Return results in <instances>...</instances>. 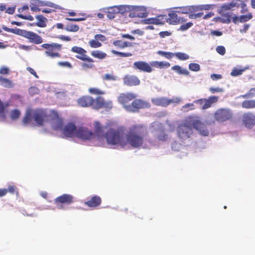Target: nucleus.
Returning a JSON list of instances; mask_svg holds the SVG:
<instances>
[{
	"label": "nucleus",
	"mask_w": 255,
	"mask_h": 255,
	"mask_svg": "<svg viewBox=\"0 0 255 255\" xmlns=\"http://www.w3.org/2000/svg\"><path fill=\"white\" fill-rule=\"evenodd\" d=\"M38 5L39 6H48L50 8H45L41 10L42 12L45 13H50L56 11L57 9L62 10L63 8L52 2L51 1H38Z\"/></svg>",
	"instance_id": "obj_14"
},
{
	"label": "nucleus",
	"mask_w": 255,
	"mask_h": 255,
	"mask_svg": "<svg viewBox=\"0 0 255 255\" xmlns=\"http://www.w3.org/2000/svg\"><path fill=\"white\" fill-rule=\"evenodd\" d=\"M9 72V69L8 67L2 66L0 68V74L7 75Z\"/></svg>",
	"instance_id": "obj_63"
},
{
	"label": "nucleus",
	"mask_w": 255,
	"mask_h": 255,
	"mask_svg": "<svg viewBox=\"0 0 255 255\" xmlns=\"http://www.w3.org/2000/svg\"><path fill=\"white\" fill-rule=\"evenodd\" d=\"M88 92L91 94L95 95H104L105 92L97 88H90L88 89Z\"/></svg>",
	"instance_id": "obj_42"
},
{
	"label": "nucleus",
	"mask_w": 255,
	"mask_h": 255,
	"mask_svg": "<svg viewBox=\"0 0 255 255\" xmlns=\"http://www.w3.org/2000/svg\"><path fill=\"white\" fill-rule=\"evenodd\" d=\"M62 44L57 43H51L50 44L44 43L41 45V47L45 49V54L51 58H60L61 55L60 51L62 49Z\"/></svg>",
	"instance_id": "obj_4"
},
{
	"label": "nucleus",
	"mask_w": 255,
	"mask_h": 255,
	"mask_svg": "<svg viewBox=\"0 0 255 255\" xmlns=\"http://www.w3.org/2000/svg\"><path fill=\"white\" fill-rule=\"evenodd\" d=\"M81 67L84 70H87L88 69H92L94 67L93 63H82L81 64Z\"/></svg>",
	"instance_id": "obj_56"
},
{
	"label": "nucleus",
	"mask_w": 255,
	"mask_h": 255,
	"mask_svg": "<svg viewBox=\"0 0 255 255\" xmlns=\"http://www.w3.org/2000/svg\"><path fill=\"white\" fill-rule=\"evenodd\" d=\"M137 95L131 92L121 93L118 97V101L128 111V106H130L129 103L135 99Z\"/></svg>",
	"instance_id": "obj_9"
},
{
	"label": "nucleus",
	"mask_w": 255,
	"mask_h": 255,
	"mask_svg": "<svg viewBox=\"0 0 255 255\" xmlns=\"http://www.w3.org/2000/svg\"><path fill=\"white\" fill-rule=\"evenodd\" d=\"M111 52L113 54L116 55L120 56V57H129V56H131L132 55V54L130 52L125 53V52H119V51H116L115 50H112L111 51Z\"/></svg>",
	"instance_id": "obj_47"
},
{
	"label": "nucleus",
	"mask_w": 255,
	"mask_h": 255,
	"mask_svg": "<svg viewBox=\"0 0 255 255\" xmlns=\"http://www.w3.org/2000/svg\"><path fill=\"white\" fill-rule=\"evenodd\" d=\"M193 25V23L191 22H188L185 24H182L180 27V29L182 31L187 30L188 28L191 27Z\"/></svg>",
	"instance_id": "obj_59"
},
{
	"label": "nucleus",
	"mask_w": 255,
	"mask_h": 255,
	"mask_svg": "<svg viewBox=\"0 0 255 255\" xmlns=\"http://www.w3.org/2000/svg\"><path fill=\"white\" fill-rule=\"evenodd\" d=\"M29 9V6L27 4H25L22 6L19 7L17 9L18 12L19 13L16 15V16L19 18H20L25 20H28L30 21H32L34 20V18L32 16L30 15H24L21 14L23 12L25 11H28Z\"/></svg>",
	"instance_id": "obj_28"
},
{
	"label": "nucleus",
	"mask_w": 255,
	"mask_h": 255,
	"mask_svg": "<svg viewBox=\"0 0 255 255\" xmlns=\"http://www.w3.org/2000/svg\"><path fill=\"white\" fill-rule=\"evenodd\" d=\"M57 65L61 67H67L69 68H72V64L68 62V61H64V62H58L57 63Z\"/></svg>",
	"instance_id": "obj_58"
},
{
	"label": "nucleus",
	"mask_w": 255,
	"mask_h": 255,
	"mask_svg": "<svg viewBox=\"0 0 255 255\" xmlns=\"http://www.w3.org/2000/svg\"><path fill=\"white\" fill-rule=\"evenodd\" d=\"M178 137L184 141L189 138L193 134L192 125L188 122L180 124L177 128Z\"/></svg>",
	"instance_id": "obj_6"
},
{
	"label": "nucleus",
	"mask_w": 255,
	"mask_h": 255,
	"mask_svg": "<svg viewBox=\"0 0 255 255\" xmlns=\"http://www.w3.org/2000/svg\"><path fill=\"white\" fill-rule=\"evenodd\" d=\"M104 11L106 13L107 16L110 19L114 18L117 13H119L121 10L120 9L119 6H111L105 8Z\"/></svg>",
	"instance_id": "obj_25"
},
{
	"label": "nucleus",
	"mask_w": 255,
	"mask_h": 255,
	"mask_svg": "<svg viewBox=\"0 0 255 255\" xmlns=\"http://www.w3.org/2000/svg\"><path fill=\"white\" fill-rule=\"evenodd\" d=\"M91 55L94 58L103 60L107 56V54L102 51L96 50L91 51Z\"/></svg>",
	"instance_id": "obj_34"
},
{
	"label": "nucleus",
	"mask_w": 255,
	"mask_h": 255,
	"mask_svg": "<svg viewBox=\"0 0 255 255\" xmlns=\"http://www.w3.org/2000/svg\"><path fill=\"white\" fill-rule=\"evenodd\" d=\"M124 84L128 86L132 87L140 84V80L134 75H126L123 77Z\"/></svg>",
	"instance_id": "obj_22"
},
{
	"label": "nucleus",
	"mask_w": 255,
	"mask_h": 255,
	"mask_svg": "<svg viewBox=\"0 0 255 255\" xmlns=\"http://www.w3.org/2000/svg\"><path fill=\"white\" fill-rule=\"evenodd\" d=\"M120 9L122 12H128L129 18H146L149 14L147 8L144 5H121Z\"/></svg>",
	"instance_id": "obj_2"
},
{
	"label": "nucleus",
	"mask_w": 255,
	"mask_h": 255,
	"mask_svg": "<svg viewBox=\"0 0 255 255\" xmlns=\"http://www.w3.org/2000/svg\"><path fill=\"white\" fill-rule=\"evenodd\" d=\"M37 21L30 24L31 26H36L41 28H44L47 26V19L43 15L39 14L35 16Z\"/></svg>",
	"instance_id": "obj_26"
},
{
	"label": "nucleus",
	"mask_w": 255,
	"mask_h": 255,
	"mask_svg": "<svg viewBox=\"0 0 255 255\" xmlns=\"http://www.w3.org/2000/svg\"><path fill=\"white\" fill-rule=\"evenodd\" d=\"M103 79L106 81H115L117 80V77L113 75L106 74L104 75Z\"/></svg>",
	"instance_id": "obj_57"
},
{
	"label": "nucleus",
	"mask_w": 255,
	"mask_h": 255,
	"mask_svg": "<svg viewBox=\"0 0 255 255\" xmlns=\"http://www.w3.org/2000/svg\"><path fill=\"white\" fill-rule=\"evenodd\" d=\"M77 129L75 124L69 123L62 129V133L66 137H76Z\"/></svg>",
	"instance_id": "obj_19"
},
{
	"label": "nucleus",
	"mask_w": 255,
	"mask_h": 255,
	"mask_svg": "<svg viewBox=\"0 0 255 255\" xmlns=\"http://www.w3.org/2000/svg\"><path fill=\"white\" fill-rule=\"evenodd\" d=\"M0 85L6 88H11L13 87V84L12 81L0 76Z\"/></svg>",
	"instance_id": "obj_35"
},
{
	"label": "nucleus",
	"mask_w": 255,
	"mask_h": 255,
	"mask_svg": "<svg viewBox=\"0 0 255 255\" xmlns=\"http://www.w3.org/2000/svg\"><path fill=\"white\" fill-rule=\"evenodd\" d=\"M94 38L98 41L104 42L107 40L106 37L101 34H96L94 36Z\"/></svg>",
	"instance_id": "obj_60"
},
{
	"label": "nucleus",
	"mask_w": 255,
	"mask_h": 255,
	"mask_svg": "<svg viewBox=\"0 0 255 255\" xmlns=\"http://www.w3.org/2000/svg\"><path fill=\"white\" fill-rule=\"evenodd\" d=\"M148 134L146 127L143 125H134L130 126L126 134V140L120 130L110 128L105 133L104 137L108 144L120 145L125 147L128 143L133 148H138L144 143V138Z\"/></svg>",
	"instance_id": "obj_1"
},
{
	"label": "nucleus",
	"mask_w": 255,
	"mask_h": 255,
	"mask_svg": "<svg viewBox=\"0 0 255 255\" xmlns=\"http://www.w3.org/2000/svg\"><path fill=\"white\" fill-rule=\"evenodd\" d=\"M102 199L97 195L92 196L88 201L85 202V204L91 208H95L101 204Z\"/></svg>",
	"instance_id": "obj_24"
},
{
	"label": "nucleus",
	"mask_w": 255,
	"mask_h": 255,
	"mask_svg": "<svg viewBox=\"0 0 255 255\" xmlns=\"http://www.w3.org/2000/svg\"><path fill=\"white\" fill-rule=\"evenodd\" d=\"M195 109L194 103H188L183 106L181 110L183 112H188L190 110H194Z\"/></svg>",
	"instance_id": "obj_46"
},
{
	"label": "nucleus",
	"mask_w": 255,
	"mask_h": 255,
	"mask_svg": "<svg viewBox=\"0 0 255 255\" xmlns=\"http://www.w3.org/2000/svg\"><path fill=\"white\" fill-rule=\"evenodd\" d=\"M32 118V112L27 111L23 119L22 122L24 126L27 125L31 121Z\"/></svg>",
	"instance_id": "obj_39"
},
{
	"label": "nucleus",
	"mask_w": 255,
	"mask_h": 255,
	"mask_svg": "<svg viewBox=\"0 0 255 255\" xmlns=\"http://www.w3.org/2000/svg\"><path fill=\"white\" fill-rule=\"evenodd\" d=\"M243 122L245 126L252 128L255 125V116L252 113H247L243 116Z\"/></svg>",
	"instance_id": "obj_21"
},
{
	"label": "nucleus",
	"mask_w": 255,
	"mask_h": 255,
	"mask_svg": "<svg viewBox=\"0 0 255 255\" xmlns=\"http://www.w3.org/2000/svg\"><path fill=\"white\" fill-rule=\"evenodd\" d=\"M76 137L83 140H90L94 136V133L85 128H80L77 129Z\"/></svg>",
	"instance_id": "obj_18"
},
{
	"label": "nucleus",
	"mask_w": 255,
	"mask_h": 255,
	"mask_svg": "<svg viewBox=\"0 0 255 255\" xmlns=\"http://www.w3.org/2000/svg\"><path fill=\"white\" fill-rule=\"evenodd\" d=\"M2 28L5 31L11 32L28 39L29 42L34 44H40L43 41L42 37L38 34L31 31H27L19 28H10L2 25Z\"/></svg>",
	"instance_id": "obj_3"
},
{
	"label": "nucleus",
	"mask_w": 255,
	"mask_h": 255,
	"mask_svg": "<svg viewBox=\"0 0 255 255\" xmlns=\"http://www.w3.org/2000/svg\"><path fill=\"white\" fill-rule=\"evenodd\" d=\"M245 71L244 69H238L234 68L231 72V75L232 76H238L242 74L243 72Z\"/></svg>",
	"instance_id": "obj_51"
},
{
	"label": "nucleus",
	"mask_w": 255,
	"mask_h": 255,
	"mask_svg": "<svg viewBox=\"0 0 255 255\" xmlns=\"http://www.w3.org/2000/svg\"><path fill=\"white\" fill-rule=\"evenodd\" d=\"M174 56L180 60H186L189 58V55L182 52L175 53Z\"/></svg>",
	"instance_id": "obj_49"
},
{
	"label": "nucleus",
	"mask_w": 255,
	"mask_h": 255,
	"mask_svg": "<svg viewBox=\"0 0 255 255\" xmlns=\"http://www.w3.org/2000/svg\"><path fill=\"white\" fill-rule=\"evenodd\" d=\"M223 17L226 18V22L229 23L231 22V19L232 18V21L234 23H237L240 22V16H235L232 17V14L229 13L224 14Z\"/></svg>",
	"instance_id": "obj_37"
},
{
	"label": "nucleus",
	"mask_w": 255,
	"mask_h": 255,
	"mask_svg": "<svg viewBox=\"0 0 255 255\" xmlns=\"http://www.w3.org/2000/svg\"><path fill=\"white\" fill-rule=\"evenodd\" d=\"M49 122H51L52 128L55 130H59L62 129L63 122L58 113L54 110L50 111V117Z\"/></svg>",
	"instance_id": "obj_8"
},
{
	"label": "nucleus",
	"mask_w": 255,
	"mask_h": 255,
	"mask_svg": "<svg viewBox=\"0 0 255 255\" xmlns=\"http://www.w3.org/2000/svg\"><path fill=\"white\" fill-rule=\"evenodd\" d=\"M95 103L96 98L94 99L92 97L89 95L83 96L77 100V103L82 107H92L94 109Z\"/></svg>",
	"instance_id": "obj_16"
},
{
	"label": "nucleus",
	"mask_w": 255,
	"mask_h": 255,
	"mask_svg": "<svg viewBox=\"0 0 255 255\" xmlns=\"http://www.w3.org/2000/svg\"><path fill=\"white\" fill-rule=\"evenodd\" d=\"M185 21V19H183L182 18L178 17L177 14L174 11H172L168 13L167 22L170 24H177L180 22H182Z\"/></svg>",
	"instance_id": "obj_27"
},
{
	"label": "nucleus",
	"mask_w": 255,
	"mask_h": 255,
	"mask_svg": "<svg viewBox=\"0 0 255 255\" xmlns=\"http://www.w3.org/2000/svg\"><path fill=\"white\" fill-rule=\"evenodd\" d=\"M212 8V5L210 4H203L195 5L196 13L202 12L203 10H209Z\"/></svg>",
	"instance_id": "obj_43"
},
{
	"label": "nucleus",
	"mask_w": 255,
	"mask_h": 255,
	"mask_svg": "<svg viewBox=\"0 0 255 255\" xmlns=\"http://www.w3.org/2000/svg\"><path fill=\"white\" fill-rule=\"evenodd\" d=\"M94 134L96 135L97 136H104V132L106 129V127L101 126L99 122H95L94 124Z\"/></svg>",
	"instance_id": "obj_29"
},
{
	"label": "nucleus",
	"mask_w": 255,
	"mask_h": 255,
	"mask_svg": "<svg viewBox=\"0 0 255 255\" xmlns=\"http://www.w3.org/2000/svg\"><path fill=\"white\" fill-rule=\"evenodd\" d=\"M39 90L35 87H30L28 89L29 94L33 95L38 93Z\"/></svg>",
	"instance_id": "obj_62"
},
{
	"label": "nucleus",
	"mask_w": 255,
	"mask_h": 255,
	"mask_svg": "<svg viewBox=\"0 0 255 255\" xmlns=\"http://www.w3.org/2000/svg\"><path fill=\"white\" fill-rule=\"evenodd\" d=\"M241 12L242 13H245L248 12V9L246 4L245 2H242L241 4Z\"/></svg>",
	"instance_id": "obj_64"
},
{
	"label": "nucleus",
	"mask_w": 255,
	"mask_h": 255,
	"mask_svg": "<svg viewBox=\"0 0 255 255\" xmlns=\"http://www.w3.org/2000/svg\"><path fill=\"white\" fill-rule=\"evenodd\" d=\"M74 197L70 194H64L54 199V203L59 209H64V205H69L74 202Z\"/></svg>",
	"instance_id": "obj_7"
},
{
	"label": "nucleus",
	"mask_w": 255,
	"mask_h": 255,
	"mask_svg": "<svg viewBox=\"0 0 255 255\" xmlns=\"http://www.w3.org/2000/svg\"><path fill=\"white\" fill-rule=\"evenodd\" d=\"M65 30L68 32H75L79 30V27L78 25L75 24H67L64 27Z\"/></svg>",
	"instance_id": "obj_38"
},
{
	"label": "nucleus",
	"mask_w": 255,
	"mask_h": 255,
	"mask_svg": "<svg viewBox=\"0 0 255 255\" xmlns=\"http://www.w3.org/2000/svg\"><path fill=\"white\" fill-rule=\"evenodd\" d=\"M233 114L228 109H221L218 110L214 114V118L218 122L223 123L232 119Z\"/></svg>",
	"instance_id": "obj_10"
},
{
	"label": "nucleus",
	"mask_w": 255,
	"mask_h": 255,
	"mask_svg": "<svg viewBox=\"0 0 255 255\" xmlns=\"http://www.w3.org/2000/svg\"><path fill=\"white\" fill-rule=\"evenodd\" d=\"M50 117V111L48 112L46 110L38 109L32 111V118L38 126H42L44 122H49Z\"/></svg>",
	"instance_id": "obj_5"
},
{
	"label": "nucleus",
	"mask_w": 255,
	"mask_h": 255,
	"mask_svg": "<svg viewBox=\"0 0 255 255\" xmlns=\"http://www.w3.org/2000/svg\"><path fill=\"white\" fill-rule=\"evenodd\" d=\"M244 99H252L255 97V88H251L245 94L241 96Z\"/></svg>",
	"instance_id": "obj_41"
},
{
	"label": "nucleus",
	"mask_w": 255,
	"mask_h": 255,
	"mask_svg": "<svg viewBox=\"0 0 255 255\" xmlns=\"http://www.w3.org/2000/svg\"><path fill=\"white\" fill-rule=\"evenodd\" d=\"M159 140L164 141L167 139V134H166L163 131H161L157 137Z\"/></svg>",
	"instance_id": "obj_55"
},
{
	"label": "nucleus",
	"mask_w": 255,
	"mask_h": 255,
	"mask_svg": "<svg viewBox=\"0 0 255 255\" xmlns=\"http://www.w3.org/2000/svg\"><path fill=\"white\" fill-rule=\"evenodd\" d=\"M189 68L192 71H198L200 70V66L197 63H190L189 65Z\"/></svg>",
	"instance_id": "obj_53"
},
{
	"label": "nucleus",
	"mask_w": 255,
	"mask_h": 255,
	"mask_svg": "<svg viewBox=\"0 0 255 255\" xmlns=\"http://www.w3.org/2000/svg\"><path fill=\"white\" fill-rule=\"evenodd\" d=\"M216 51L219 54L224 55L226 52L225 48L223 46H218L216 48Z\"/></svg>",
	"instance_id": "obj_61"
},
{
	"label": "nucleus",
	"mask_w": 255,
	"mask_h": 255,
	"mask_svg": "<svg viewBox=\"0 0 255 255\" xmlns=\"http://www.w3.org/2000/svg\"><path fill=\"white\" fill-rule=\"evenodd\" d=\"M242 107L245 109L255 108V100H245L242 103Z\"/></svg>",
	"instance_id": "obj_36"
},
{
	"label": "nucleus",
	"mask_w": 255,
	"mask_h": 255,
	"mask_svg": "<svg viewBox=\"0 0 255 255\" xmlns=\"http://www.w3.org/2000/svg\"><path fill=\"white\" fill-rule=\"evenodd\" d=\"M128 111L131 112H137L140 109L148 108L150 107L149 103L141 99H133L131 104L128 107Z\"/></svg>",
	"instance_id": "obj_11"
},
{
	"label": "nucleus",
	"mask_w": 255,
	"mask_h": 255,
	"mask_svg": "<svg viewBox=\"0 0 255 255\" xmlns=\"http://www.w3.org/2000/svg\"><path fill=\"white\" fill-rule=\"evenodd\" d=\"M113 44L118 49H124L126 47L132 46V43L128 41H123L121 40H114Z\"/></svg>",
	"instance_id": "obj_30"
},
{
	"label": "nucleus",
	"mask_w": 255,
	"mask_h": 255,
	"mask_svg": "<svg viewBox=\"0 0 255 255\" xmlns=\"http://www.w3.org/2000/svg\"><path fill=\"white\" fill-rule=\"evenodd\" d=\"M237 6V4L235 2H232L230 3H225L221 6V9L223 11L230 10L233 7Z\"/></svg>",
	"instance_id": "obj_44"
},
{
	"label": "nucleus",
	"mask_w": 255,
	"mask_h": 255,
	"mask_svg": "<svg viewBox=\"0 0 255 255\" xmlns=\"http://www.w3.org/2000/svg\"><path fill=\"white\" fill-rule=\"evenodd\" d=\"M188 122L192 125V128H194L198 130L201 134L204 136H207L209 134L208 130L205 127L204 124L202 123L200 121L197 120L193 121L192 123Z\"/></svg>",
	"instance_id": "obj_23"
},
{
	"label": "nucleus",
	"mask_w": 255,
	"mask_h": 255,
	"mask_svg": "<svg viewBox=\"0 0 255 255\" xmlns=\"http://www.w3.org/2000/svg\"><path fill=\"white\" fill-rule=\"evenodd\" d=\"M71 51L78 54L76 57L83 61H86L90 63H94V60L86 55L87 51L82 47L74 46L71 48Z\"/></svg>",
	"instance_id": "obj_12"
},
{
	"label": "nucleus",
	"mask_w": 255,
	"mask_h": 255,
	"mask_svg": "<svg viewBox=\"0 0 255 255\" xmlns=\"http://www.w3.org/2000/svg\"><path fill=\"white\" fill-rule=\"evenodd\" d=\"M181 101L180 98H176L175 100L168 99L164 97L156 98L152 99V103L156 106L166 107L170 104L175 102L179 103Z\"/></svg>",
	"instance_id": "obj_17"
},
{
	"label": "nucleus",
	"mask_w": 255,
	"mask_h": 255,
	"mask_svg": "<svg viewBox=\"0 0 255 255\" xmlns=\"http://www.w3.org/2000/svg\"><path fill=\"white\" fill-rule=\"evenodd\" d=\"M151 67L153 66L159 69L167 68L170 67V64L167 62L152 61L150 63Z\"/></svg>",
	"instance_id": "obj_32"
},
{
	"label": "nucleus",
	"mask_w": 255,
	"mask_h": 255,
	"mask_svg": "<svg viewBox=\"0 0 255 255\" xmlns=\"http://www.w3.org/2000/svg\"><path fill=\"white\" fill-rule=\"evenodd\" d=\"M7 190L10 194H15L17 196L18 195V189L15 186H8Z\"/></svg>",
	"instance_id": "obj_54"
},
{
	"label": "nucleus",
	"mask_w": 255,
	"mask_h": 255,
	"mask_svg": "<svg viewBox=\"0 0 255 255\" xmlns=\"http://www.w3.org/2000/svg\"><path fill=\"white\" fill-rule=\"evenodd\" d=\"M171 69L176 71L179 74L188 75L189 72L186 69H182L179 65H175L171 67Z\"/></svg>",
	"instance_id": "obj_40"
},
{
	"label": "nucleus",
	"mask_w": 255,
	"mask_h": 255,
	"mask_svg": "<svg viewBox=\"0 0 255 255\" xmlns=\"http://www.w3.org/2000/svg\"><path fill=\"white\" fill-rule=\"evenodd\" d=\"M218 100V97L217 96H211L209 99H204V103L203 105L202 109L204 110L209 108L211 105Z\"/></svg>",
	"instance_id": "obj_31"
},
{
	"label": "nucleus",
	"mask_w": 255,
	"mask_h": 255,
	"mask_svg": "<svg viewBox=\"0 0 255 255\" xmlns=\"http://www.w3.org/2000/svg\"><path fill=\"white\" fill-rule=\"evenodd\" d=\"M158 17H151V18H148L146 19H144L142 20V23L145 24H160L162 23L160 20L158 18Z\"/></svg>",
	"instance_id": "obj_33"
},
{
	"label": "nucleus",
	"mask_w": 255,
	"mask_h": 255,
	"mask_svg": "<svg viewBox=\"0 0 255 255\" xmlns=\"http://www.w3.org/2000/svg\"><path fill=\"white\" fill-rule=\"evenodd\" d=\"M253 17V15L251 12H248L247 14L242 15L240 16V22H245Z\"/></svg>",
	"instance_id": "obj_45"
},
{
	"label": "nucleus",
	"mask_w": 255,
	"mask_h": 255,
	"mask_svg": "<svg viewBox=\"0 0 255 255\" xmlns=\"http://www.w3.org/2000/svg\"><path fill=\"white\" fill-rule=\"evenodd\" d=\"M20 113L19 111H18V110L15 109V110H12L11 112L10 118L12 120H17L20 116Z\"/></svg>",
	"instance_id": "obj_52"
},
{
	"label": "nucleus",
	"mask_w": 255,
	"mask_h": 255,
	"mask_svg": "<svg viewBox=\"0 0 255 255\" xmlns=\"http://www.w3.org/2000/svg\"><path fill=\"white\" fill-rule=\"evenodd\" d=\"M89 44L90 46L93 48H97L102 46V43L94 38L89 41Z\"/></svg>",
	"instance_id": "obj_48"
},
{
	"label": "nucleus",
	"mask_w": 255,
	"mask_h": 255,
	"mask_svg": "<svg viewBox=\"0 0 255 255\" xmlns=\"http://www.w3.org/2000/svg\"><path fill=\"white\" fill-rule=\"evenodd\" d=\"M157 54L161 56H164L165 58L168 59H171L174 56V54L172 52H165L163 51H158L157 52Z\"/></svg>",
	"instance_id": "obj_50"
},
{
	"label": "nucleus",
	"mask_w": 255,
	"mask_h": 255,
	"mask_svg": "<svg viewBox=\"0 0 255 255\" xmlns=\"http://www.w3.org/2000/svg\"><path fill=\"white\" fill-rule=\"evenodd\" d=\"M182 13L189 14V17L191 19H196L202 17L204 13L203 12L196 13L195 5H189L180 7Z\"/></svg>",
	"instance_id": "obj_13"
},
{
	"label": "nucleus",
	"mask_w": 255,
	"mask_h": 255,
	"mask_svg": "<svg viewBox=\"0 0 255 255\" xmlns=\"http://www.w3.org/2000/svg\"><path fill=\"white\" fill-rule=\"evenodd\" d=\"M112 108L113 103L111 101H105L104 98L99 96L96 98V103L94 105V109L99 110L104 108L110 110Z\"/></svg>",
	"instance_id": "obj_15"
},
{
	"label": "nucleus",
	"mask_w": 255,
	"mask_h": 255,
	"mask_svg": "<svg viewBox=\"0 0 255 255\" xmlns=\"http://www.w3.org/2000/svg\"><path fill=\"white\" fill-rule=\"evenodd\" d=\"M133 68L135 70L147 73H150L153 71L150 64H149L148 63L142 61L134 62L133 64Z\"/></svg>",
	"instance_id": "obj_20"
}]
</instances>
